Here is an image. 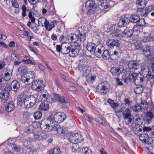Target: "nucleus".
<instances>
[{"label": "nucleus", "instance_id": "f3484780", "mask_svg": "<svg viewBox=\"0 0 154 154\" xmlns=\"http://www.w3.org/2000/svg\"><path fill=\"white\" fill-rule=\"evenodd\" d=\"M54 98L52 99L51 102H54V101H58L60 103H66V101L65 98L64 97L60 96L59 94H54Z\"/></svg>", "mask_w": 154, "mask_h": 154}, {"label": "nucleus", "instance_id": "2f4dec72", "mask_svg": "<svg viewBox=\"0 0 154 154\" xmlns=\"http://www.w3.org/2000/svg\"><path fill=\"white\" fill-rule=\"evenodd\" d=\"M53 130H56L57 133L59 134H63L64 131L62 127L58 125H54Z\"/></svg>", "mask_w": 154, "mask_h": 154}, {"label": "nucleus", "instance_id": "7ed1b4c3", "mask_svg": "<svg viewBox=\"0 0 154 154\" xmlns=\"http://www.w3.org/2000/svg\"><path fill=\"white\" fill-rule=\"evenodd\" d=\"M51 119V118L49 117L47 119L42 122L40 127L43 131L47 132L53 130L54 123Z\"/></svg>", "mask_w": 154, "mask_h": 154}, {"label": "nucleus", "instance_id": "e2e57ef3", "mask_svg": "<svg viewBox=\"0 0 154 154\" xmlns=\"http://www.w3.org/2000/svg\"><path fill=\"white\" fill-rule=\"evenodd\" d=\"M52 152L53 154H59L60 153V149L58 147H55Z\"/></svg>", "mask_w": 154, "mask_h": 154}, {"label": "nucleus", "instance_id": "13d9d810", "mask_svg": "<svg viewBox=\"0 0 154 154\" xmlns=\"http://www.w3.org/2000/svg\"><path fill=\"white\" fill-rule=\"evenodd\" d=\"M141 106L144 109H146L148 108V105L145 100H142L141 102Z\"/></svg>", "mask_w": 154, "mask_h": 154}, {"label": "nucleus", "instance_id": "09e8293b", "mask_svg": "<svg viewBox=\"0 0 154 154\" xmlns=\"http://www.w3.org/2000/svg\"><path fill=\"white\" fill-rule=\"evenodd\" d=\"M133 117H131L124 119L125 120V122L127 123V124L129 126H132L134 123V120L133 119Z\"/></svg>", "mask_w": 154, "mask_h": 154}, {"label": "nucleus", "instance_id": "4d7b16f0", "mask_svg": "<svg viewBox=\"0 0 154 154\" xmlns=\"http://www.w3.org/2000/svg\"><path fill=\"white\" fill-rule=\"evenodd\" d=\"M29 79V78H27V75L26 74H23L21 77V80L24 83L28 82Z\"/></svg>", "mask_w": 154, "mask_h": 154}, {"label": "nucleus", "instance_id": "f8f14e48", "mask_svg": "<svg viewBox=\"0 0 154 154\" xmlns=\"http://www.w3.org/2000/svg\"><path fill=\"white\" fill-rule=\"evenodd\" d=\"M115 26L113 25L109 28V32L114 38L119 36L121 34H122V32L121 28H116Z\"/></svg>", "mask_w": 154, "mask_h": 154}, {"label": "nucleus", "instance_id": "052dcab7", "mask_svg": "<svg viewBox=\"0 0 154 154\" xmlns=\"http://www.w3.org/2000/svg\"><path fill=\"white\" fill-rule=\"evenodd\" d=\"M11 59L13 60L14 62L19 60V57L18 56L14 54H13L11 55Z\"/></svg>", "mask_w": 154, "mask_h": 154}, {"label": "nucleus", "instance_id": "b1692460", "mask_svg": "<svg viewBox=\"0 0 154 154\" xmlns=\"http://www.w3.org/2000/svg\"><path fill=\"white\" fill-rule=\"evenodd\" d=\"M26 100L28 102H29V103L30 105L28 106V104H27V106L28 107H32L34 106L35 104L36 99L34 95H31L30 96H29L28 98L26 99Z\"/></svg>", "mask_w": 154, "mask_h": 154}, {"label": "nucleus", "instance_id": "4c0bfd02", "mask_svg": "<svg viewBox=\"0 0 154 154\" xmlns=\"http://www.w3.org/2000/svg\"><path fill=\"white\" fill-rule=\"evenodd\" d=\"M150 47L149 46L146 45L143 49V52L145 56H148L151 53Z\"/></svg>", "mask_w": 154, "mask_h": 154}, {"label": "nucleus", "instance_id": "ddd939ff", "mask_svg": "<svg viewBox=\"0 0 154 154\" xmlns=\"http://www.w3.org/2000/svg\"><path fill=\"white\" fill-rule=\"evenodd\" d=\"M97 91L100 95L106 94L108 91V88L103 82H101L98 85L96 88Z\"/></svg>", "mask_w": 154, "mask_h": 154}, {"label": "nucleus", "instance_id": "393cba45", "mask_svg": "<svg viewBox=\"0 0 154 154\" xmlns=\"http://www.w3.org/2000/svg\"><path fill=\"white\" fill-rule=\"evenodd\" d=\"M96 47V45L95 44L92 42L88 43L86 46V48L88 51H89L91 54L92 52H95V48Z\"/></svg>", "mask_w": 154, "mask_h": 154}, {"label": "nucleus", "instance_id": "6e6d98bb", "mask_svg": "<svg viewBox=\"0 0 154 154\" xmlns=\"http://www.w3.org/2000/svg\"><path fill=\"white\" fill-rule=\"evenodd\" d=\"M33 134L34 136V139L35 140H41V138L40 136H41V134L37 132H34Z\"/></svg>", "mask_w": 154, "mask_h": 154}, {"label": "nucleus", "instance_id": "c85d7f7f", "mask_svg": "<svg viewBox=\"0 0 154 154\" xmlns=\"http://www.w3.org/2000/svg\"><path fill=\"white\" fill-rule=\"evenodd\" d=\"M153 118V115L151 111H149L147 112L146 115V120L148 123H150L152 122V119Z\"/></svg>", "mask_w": 154, "mask_h": 154}, {"label": "nucleus", "instance_id": "ea45409f", "mask_svg": "<svg viewBox=\"0 0 154 154\" xmlns=\"http://www.w3.org/2000/svg\"><path fill=\"white\" fill-rule=\"evenodd\" d=\"M149 137L148 133L146 132L143 134H141L139 139L141 141L144 143L146 141V140H148Z\"/></svg>", "mask_w": 154, "mask_h": 154}, {"label": "nucleus", "instance_id": "dca6fc26", "mask_svg": "<svg viewBox=\"0 0 154 154\" xmlns=\"http://www.w3.org/2000/svg\"><path fill=\"white\" fill-rule=\"evenodd\" d=\"M28 97L24 93H22L20 94L17 97L18 103L21 105L24 104L25 102L27 101L26 99Z\"/></svg>", "mask_w": 154, "mask_h": 154}, {"label": "nucleus", "instance_id": "cd10ccee", "mask_svg": "<svg viewBox=\"0 0 154 154\" xmlns=\"http://www.w3.org/2000/svg\"><path fill=\"white\" fill-rule=\"evenodd\" d=\"M69 39L71 40V42L73 43L76 42L79 40L78 36L75 34L71 33L69 35Z\"/></svg>", "mask_w": 154, "mask_h": 154}, {"label": "nucleus", "instance_id": "4468645a", "mask_svg": "<svg viewBox=\"0 0 154 154\" xmlns=\"http://www.w3.org/2000/svg\"><path fill=\"white\" fill-rule=\"evenodd\" d=\"M95 49V52H92V54H94L97 57H101L102 52L105 49V47L102 45H96V47Z\"/></svg>", "mask_w": 154, "mask_h": 154}, {"label": "nucleus", "instance_id": "de8ad7c7", "mask_svg": "<svg viewBox=\"0 0 154 154\" xmlns=\"http://www.w3.org/2000/svg\"><path fill=\"white\" fill-rule=\"evenodd\" d=\"M91 71V67L89 66H87V67L82 72L84 73V76L86 77L90 74Z\"/></svg>", "mask_w": 154, "mask_h": 154}, {"label": "nucleus", "instance_id": "5701e85b", "mask_svg": "<svg viewBox=\"0 0 154 154\" xmlns=\"http://www.w3.org/2000/svg\"><path fill=\"white\" fill-rule=\"evenodd\" d=\"M133 34V31L132 29L128 27H126L124 31L122 32V35L123 37H130Z\"/></svg>", "mask_w": 154, "mask_h": 154}, {"label": "nucleus", "instance_id": "a19ab883", "mask_svg": "<svg viewBox=\"0 0 154 154\" xmlns=\"http://www.w3.org/2000/svg\"><path fill=\"white\" fill-rule=\"evenodd\" d=\"M94 2L91 0L87 1L85 3V7L86 9L91 8L94 7Z\"/></svg>", "mask_w": 154, "mask_h": 154}, {"label": "nucleus", "instance_id": "39448f33", "mask_svg": "<svg viewBox=\"0 0 154 154\" xmlns=\"http://www.w3.org/2000/svg\"><path fill=\"white\" fill-rule=\"evenodd\" d=\"M137 12H139L140 15L146 17L149 13H151V15L154 16V6L152 5L146 7L145 10L143 8H138L137 9Z\"/></svg>", "mask_w": 154, "mask_h": 154}, {"label": "nucleus", "instance_id": "49530a36", "mask_svg": "<svg viewBox=\"0 0 154 154\" xmlns=\"http://www.w3.org/2000/svg\"><path fill=\"white\" fill-rule=\"evenodd\" d=\"M139 86L138 87H137L134 89V91L136 94H140L143 91V88L142 85H141Z\"/></svg>", "mask_w": 154, "mask_h": 154}, {"label": "nucleus", "instance_id": "774afa93", "mask_svg": "<svg viewBox=\"0 0 154 154\" xmlns=\"http://www.w3.org/2000/svg\"><path fill=\"white\" fill-rule=\"evenodd\" d=\"M145 57H147L148 59L151 62L154 60V54L151 53L148 56H145Z\"/></svg>", "mask_w": 154, "mask_h": 154}, {"label": "nucleus", "instance_id": "412c9836", "mask_svg": "<svg viewBox=\"0 0 154 154\" xmlns=\"http://www.w3.org/2000/svg\"><path fill=\"white\" fill-rule=\"evenodd\" d=\"M121 110V112H122V116L124 119L133 117V116L131 114L129 108H127L125 110H124L123 109H122Z\"/></svg>", "mask_w": 154, "mask_h": 154}, {"label": "nucleus", "instance_id": "79ce46f5", "mask_svg": "<svg viewBox=\"0 0 154 154\" xmlns=\"http://www.w3.org/2000/svg\"><path fill=\"white\" fill-rule=\"evenodd\" d=\"M147 2V0H139L137 2L136 4L142 7L141 8L143 9L146 6Z\"/></svg>", "mask_w": 154, "mask_h": 154}, {"label": "nucleus", "instance_id": "8fccbe9b", "mask_svg": "<svg viewBox=\"0 0 154 154\" xmlns=\"http://www.w3.org/2000/svg\"><path fill=\"white\" fill-rule=\"evenodd\" d=\"M34 128L32 125H30L25 129V132L27 134H29L33 132Z\"/></svg>", "mask_w": 154, "mask_h": 154}, {"label": "nucleus", "instance_id": "c756f323", "mask_svg": "<svg viewBox=\"0 0 154 154\" xmlns=\"http://www.w3.org/2000/svg\"><path fill=\"white\" fill-rule=\"evenodd\" d=\"M49 108V104L44 103H41L39 106V110L42 111H47L48 110Z\"/></svg>", "mask_w": 154, "mask_h": 154}, {"label": "nucleus", "instance_id": "e433bc0d", "mask_svg": "<svg viewBox=\"0 0 154 154\" xmlns=\"http://www.w3.org/2000/svg\"><path fill=\"white\" fill-rule=\"evenodd\" d=\"M88 66L84 61H82V62L80 61L78 65L79 69L81 72H82L87 67V66Z\"/></svg>", "mask_w": 154, "mask_h": 154}, {"label": "nucleus", "instance_id": "5fc2aeb1", "mask_svg": "<svg viewBox=\"0 0 154 154\" xmlns=\"http://www.w3.org/2000/svg\"><path fill=\"white\" fill-rule=\"evenodd\" d=\"M88 10L87 14L88 15H90L91 14H94L95 12L96 8L95 7L91 8L86 9Z\"/></svg>", "mask_w": 154, "mask_h": 154}, {"label": "nucleus", "instance_id": "a211bd4d", "mask_svg": "<svg viewBox=\"0 0 154 154\" xmlns=\"http://www.w3.org/2000/svg\"><path fill=\"white\" fill-rule=\"evenodd\" d=\"M130 23V20L127 18L121 19L119 20L118 25L119 27L121 28L123 26H126Z\"/></svg>", "mask_w": 154, "mask_h": 154}, {"label": "nucleus", "instance_id": "338daca9", "mask_svg": "<svg viewBox=\"0 0 154 154\" xmlns=\"http://www.w3.org/2000/svg\"><path fill=\"white\" fill-rule=\"evenodd\" d=\"M23 117L25 120H27L30 118V115L27 112H24L23 114Z\"/></svg>", "mask_w": 154, "mask_h": 154}, {"label": "nucleus", "instance_id": "603ef678", "mask_svg": "<svg viewBox=\"0 0 154 154\" xmlns=\"http://www.w3.org/2000/svg\"><path fill=\"white\" fill-rule=\"evenodd\" d=\"M22 62H24L26 64H29L35 65L37 64V63L35 62L34 61H32L31 59H30V58L29 59H27V60H22Z\"/></svg>", "mask_w": 154, "mask_h": 154}, {"label": "nucleus", "instance_id": "473e14b6", "mask_svg": "<svg viewBox=\"0 0 154 154\" xmlns=\"http://www.w3.org/2000/svg\"><path fill=\"white\" fill-rule=\"evenodd\" d=\"M15 108V106L13 102L10 101L6 106L5 109L6 111L10 112L12 111Z\"/></svg>", "mask_w": 154, "mask_h": 154}, {"label": "nucleus", "instance_id": "bb28decb", "mask_svg": "<svg viewBox=\"0 0 154 154\" xmlns=\"http://www.w3.org/2000/svg\"><path fill=\"white\" fill-rule=\"evenodd\" d=\"M39 24L41 23L42 26H45V27L47 25L49 24L48 20L44 17H41L38 19Z\"/></svg>", "mask_w": 154, "mask_h": 154}, {"label": "nucleus", "instance_id": "9d476101", "mask_svg": "<svg viewBox=\"0 0 154 154\" xmlns=\"http://www.w3.org/2000/svg\"><path fill=\"white\" fill-rule=\"evenodd\" d=\"M10 91V87H6L0 93V98L2 101H6L8 99Z\"/></svg>", "mask_w": 154, "mask_h": 154}, {"label": "nucleus", "instance_id": "58836bf2", "mask_svg": "<svg viewBox=\"0 0 154 154\" xmlns=\"http://www.w3.org/2000/svg\"><path fill=\"white\" fill-rule=\"evenodd\" d=\"M140 16L139 14L132 15L130 17V21L131 22L136 23L139 19Z\"/></svg>", "mask_w": 154, "mask_h": 154}, {"label": "nucleus", "instance_id": "a18cd8bd", "mask_svg": "<svg viewBox=\"0 0 154 154\" xmlns=\"http://www.w3.org/2000/svg\"><path fill=\"white\" fill-rule=\"evenodd\" d=\"M18 71L20 74H25L27 71V68L25 66H20L18 68Z\"/></svg>", "mask_w": 154, "mask_h": 154}, {"label": "nucleus", "instance_id": "aec40b11", "mask_svg": "<svg viewBox=\"0 0 154 154\" xmlns=\"http://www.w3.org/2000/svg\"><path fill=\"white\" fill-rule=\"evenodd\" d=\"M20 87L19 83L17 81H13L11 83V88L12 91L17 92Z\"/></svg>", "mask_w": 154, "mask_h": 154}, {"label": "nucleus", "instance_id": "7c9ffc66", "mask_svg": "<svg viewBox=\"0 0 154 154\" xmlns=\"http://www.w3.org/2000/svg\"><path fill=\"white\" fill-rule=\"evenodd\" d=\"M101 57L103 59L107 60L110 58L111 54L109 53V51L108 50L104 49L103 51L101 53Z\"/></svg>", "mask_w": 154, "mask_h": 154}, {"label": "nucleus", "instance_id": "69168bd1", "mask_svg": "<svg viewBox=\"0 0 154 154\" xmlns=\"http://www.w3.org/2000/svg\"><path fill=\"white\" fill-rule=\"evenodd\" d=\"M11 2L13 7L17 8H19V5L16 0H12Z\"/></svg>", "mask_w": 154, "mask_h": 154}, {"label": "nucleus", "instance_id": "3c124183", "mask_svg": "<svg viewBox=\"0 0 154 154\" xmlns=\"http://www.w3.org/2000/svg\"><path fill=\"white\" fill-rule=\"evenodd\" d=\"M146 24L145 20L144 19H140L139 17V19L138 21L136 23V25L137 26L140 27L141 26H144Z\"/></svg>", "mask_w": 154, "mask_h": 154}, {"label": "nucleus", "instance_id": "6e6552de", "mask_svg": "<svg viewBox=\"0 0 154 154\" xmlns=\"http://www.w3.org/2000/svg\"><path fill=\"white\" fill-rule=\"evenodd\" d=\"M51 118L52 121L54 122L60 123L66 119V117L65 114L63 112H60L56 113L54 116H51L49 117Z\"/></svg>", "mask_w": 154, "mask_h": 154}, {"label": "nucleus", "instance_id": "680f3d73", "mask_svg": "<svg viewBox=\"0 0 154 154\" xmlns=\"http://www.w3.org/2000/svg\"><path fill=\"white\" fill-rule=\"evenodd\" d=\"M21 9L22 10V16L23 17H25L26 16V6L23 5L21 7Z\"/></svg>", "mask_w": 154, "mask_h": 154}, {"label": "nucleus", "instance_id": "c9c22d12", "mask_svg": "<svg viewBox=\"0 0 154 154\" xmlns=\"http://www.w3.org/2000/svg\"><path fill=\"white\" fill-rule=\"evenodd\" d=\"M79 33L78 35L79 40L80 42H84L86 38V33L82 30L81 32H79Z\"/></svg>", "mask_w": 154, "mask_h": 154}, {"label": "nucleus", "instance_id": "bf43d9fd", "mask_svg": "<svg viewBox=\"0 0 154 154\" xmlns=\"http://www.w3.org/2000/svg\"><path fill=\"white\" fill-rule=\"evenodd\" d=\"M86 77L87 82L89 83H92L95 79L94 77L92 76H87Z\"/></svg>", "mask_w": 154, "mask_h": 154}, {"label": "nucleus", "instance_id": "0eeeda50", "mask_svg": "<svg viewBox=\"0 0 154 154\" xmlns=\"http://www.w3.org/2000/svg\"><path fill=\"white\" fill-rule=\"evenodd\" d=\"M45 86L44 82L42 80H36L32 82V88L37 91H42Z\"/></svg>", "mask_w": 154, "mask_h": 154}, {"label": "nucleus", "instance_id": "4be33fe9", "mask_svg": "<svg viewBox=\"0 0 154 154\" xmlns=\"http://www.w3.org/2000/svg\"><path fill=\"white\" fill-rule=\"evenodd\" d=\"M110 72L113 75L118 76L121 74V70L119 67H113L111 68Z\"/></svg>", "mask_w": 154, "mask_h": 154}, {"label": "nucleus", "instance_id": "f257e3e1", "mask_svg": "<svg viewBox=\"0 0 154 154\" xmlns=\"http://www.w3.org/2000/svg\"><path fill=\"white\" fill-rule=\"evenodd\" d=\"M80 50V46L79 45H72L70 44H68L66 47L65 54L69 53V55L70 57L76 56L79 54Z\"/></svg>", "mask_w": 154, "mask_h": 154}, {"label": "nucleus", "instance_id": "2eb2a0df", "mask_svg": "<svg viewBox=\"0 0 154 154\" xmlns=\"http://www.w3.org/2000/svg\"><path fill=\"white\" fill-rule=\"evenodd\" d=\"M122 51L120 48H117L112 54H111L110 58L115 60L117 59L121 54Z\"/></svg>", "mask_w": 154, "mask_h": 154}, {"label": "nucleus", "instance_id": "37998d69", "mask_svg": "<svg viewBox=\"0 0 154 154\" xmlns=\"http://www.w3.org/2000/svg\"><path fill=\"white\" fill-rule=\"evenodd\" d=\"M42 113L40 111H37L34 113L33 116L35 120L40 119L42 118Z\"/></svg>", "mask_w": 154, "mask_h": 154}, {"label": "nucleus", "instance_id": "6ab92c4d", "mask_svg": "<svg viewBox=\"0 0 154 154\" xmlns=\"http://www.w3.org/2000/svg\"><path fill=\"white\" fill-rule=\"evenodd\" d=\"M42 94L38 97V100L39 101L43 100L45 101L47 100L49 97V94L46 90H45L42 92Z\"/></svg>", "mask_w": 154, "mask_h": 154}, {"label": "nucleus", "instance_id": "72a5a7b5", "mask_svg": "<svg viewBox=\"0 0 154 154\" xmlns=\"http://www.w3.org/2000/svg\"><path fill=\"white\" fill-rule=\"evenodd\" d=\"M11 75L8 72H5L4 73H3L1 75V77L4 79L6 81H8L10 79Z\"/></svg>", "mask_w": 154, "mask_h": 154}, {"label": "nucleus", "instance_id": "f704fd0d", "mask_svg": "<svg viewBox=\"0 0 154 154\" xmlns=\"http://www.w3.org/2000/svg\"><path fill=\"white\" fill-rule=\"evenodd\" d=\"M152 36L151 34H145L143 37L141 38V40L143 42H149L152 38Z\"/></svg>", "mask_w": 154, "mask_h": 154}, {"label": "nucleus", "instance_id": "a878e982", "mask_svg": "<svg viewBox=\"0 0 154 154\" xmlns=\"http://www.w3.org/2000/svg\"><path fill=\"white\" fill-rule=\"evenodd\" d=\"M58 21L55 20L52 21L50 24L47 25L46 26L45 29L49 31H51L55 26L57 25Z\"/></svg>", "mask_w": 154, "mask_h": 154}, {"label": "nucleus", "instance_id": "9b49d317", "mask_svg": "<svg viewBox=\"0 0 154 154\" xmlns=\"http://www.w3.org/2000/svg\"><path fill=\"white\" fill-rule=\"evenodd\" d=\"M121 42L117 39H109L106 41V44L110 48L116 47L117 48H120Z\"/></svg>", "mask_w": 154, "mask_h": 154}, {"label": "nucleus", "instance_id": "1a4fd4ad", "mask_svg": "<svg viewBox=\"0 0 154 154\" xmlns=\"http://www.w3.org/2000/svg\"><path fill=\"white\" fill-rule=\"evenodd\" d=\"M142 70L141 72H142V75L144 78L147 79V80H149L153 78L154 75L153 74H152L151 70L150 69L149 67L147 66H143L142 67Z\"/></svg>", "mask_w": 154, "mask_h": 154}, {"label": "nucleus", "instance_id": "c03bdc74", "mask_svg": "<svg viewBox=\"0 0 154 154\" xmlns=\"http://www.w3.org/2000/svg\"><path fill=\"white\" fill-rule=\"evenodd\" d=\"M82 154H92V151L89 147H84L82 148Z\"/></svg>", "mask_w": 154, "mask_h": 154}, {"label": "nucleus", "instance_id": "423d86ee", "mask_svg": "<svg viewBox=\"0 0 154 154\" xmlns=\"http://www.w3.org/2000/svg\"><path fill=\"white\" fill-rule=\"evenodd\" d=\"M69 140L71 143L77 144L82 142L84 138L80 134L72 133L69 135Z\"/></svg>", "mask_w": 154, "mask_h": 154}, {"label": "nucleus", "instance_id": "0e129e2a", "mask_svg": "<svg viewBox=\"0 0 154 154\" xmlns=\"http://www.w3.org/2000/svg\"><path fill=\"white\" fill-rule=\"evenodd\" d=\"M6 83V81L4 79L0 77V89L2 88Z\"/></svg>", "mask_w": 154, "mask_h": 154}, {"label": "nucleus", "instance_id": "f03ea898", "mask_svg": "<svg viewBox=\"0 0 154 154\" xmlns=\"http://www.w3.org/2000/svg\"><path fill=\"white\" fill-rule=\"evenodd\" d=\"M130 78L132 79L134 84L137 86L142 85L143 82H146L148 80L145 79L141 74L132 72L130 75Z\"/></svg>", "mask_w": 154, "mask_h": 154}, {"label": "nucleus", "instance_id": "864d4df0", "mask_svg": "<svg viewBox=\"0 0 154 154\" xmlns=\"http://www.w3.org/2000/svg\"><path fill=\"white\" fill-rule=\"evenodd\" d=\"M142 107L139 105L138 104H137L135 106L133 107V109L134 111L137 112H139L142 110Z\"/></svg>", "mask_w": 154, "mask_h": 154}, {"label": "nucleus", "instance_id": "20e7f679", "mask_svg": "<svg viewBox=\"0 0 154 154\" xmlns=\"http://www.w3.org/2000/svg\"><path fill=\"white\" fill-rule=\"evenodd\" d=\"M128 66L129 68L128 71L129 72H130V74L131 73V69L132 71L136 70L138 72H140L142 70L141 66L136 60L129 61L128 63Z\"/></svg>", "mask_w": 154, "mask_h": 154}]
</instances>
